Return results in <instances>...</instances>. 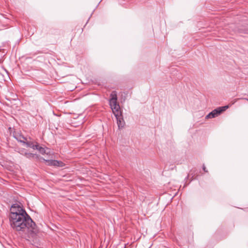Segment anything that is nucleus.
I'll list each match as a JSON object with an SVG mask.
<instances>
[{"label":"nucleus","mask_w":248,"mask_h":248,"mask_svg":"<svg viewBox=\"0 0 248 248\" xmlns=\"http://www.w3.org/2000/svg\"><path fill=\"white\" fill-rule=\"evenodd\" d=\"M9 220L12 228L17 232L37 231L36 225L30 216L18 204H14L10 209Z\"/></svg>","instance_id":"nucleus-1"},{"label":"nucleus","mask_w":248,"mask_h":248,"mask_svg":"<svg viewBox=\"0 0 248 248\" xmlns=\"http://www.w3.org/2000/svg\"><path fill=\"white\" fill-rule=\"evenodd\" d=\"M110 97L109 105L115 117H117L119 115L122 114V113L120 109V105L117 102V92L115 91H112L110 94Z\"/></svg>","instance_id":"nucleus-2"},{"label":"nucleus","mask_w":248,"mask_h":248,"mask_svg":"<svg viewBox=\"0 0 248 248\" xmlns=\"http://www.w3.org/2000/svg\"><path fill=\"white\" fill-rule=\"evenodd\" d=\"M229 108V106H225L220 107L215 109L212 111L210 112L205 117L206 119L213 118L217 117L223 111H225Z\"/></svg>","instance_id":"nucleus-3"},{"label":"nucleus","mask_w":248,"mask_h":248,"mask_svg":"<svg viewBox=\"0 0 248 248\" xmlns=\"http://www.w3.org/2000/svg\"><path fill=\"white\" fill-rule=\"evenodd\" d=\"M116 118L117 120V123L118 126L119 127V128H123L125 124V122L123 119L122 114L119 115V116L117 117H116Z\"/></svg>","instance_id":"nucleus-4"},{"label":"nucleus","mask_w":248,"mask_h":248,"mask_svg":"<svg viewBox=\"0 0 248 248\" xmlns=\"http://www.w3.org/2000/svg\"><path fill=\"white\" fill-rule=\"evenodd\" d=\"M14 138L19 142L22 143L23 144L25 143V141L27 140L28 139L27 137H25L24 136L19 134L18 133L14 135Z\"/></svg>","instance_id":"nucleus-5"},{"label":"nucleus","mask_w":248,"mask_h":248,"mask_svg":"<svg viewBox=\"0 0 248 248\" xmlns=\"http://www.w3.org/2000/svg\"><path fill=\"white\" fill-rule=\"evenodd\" d=\"M50 165L54 166L62 167L64 164L62 161H59L55 160H51L49 161Z\"/></svg>","instance_id":"nucleus-6"},{"label":"nucleus","mask_w":248,"mask_h":248,"mask_svg":"<svg viewBox=\"0 0 248 248\" xmlns=\"http://www.w3.org/2000/svg\"><path fill=\"white\" fill-rule=\"evenodd\" d=\"M23 144H26L27 147L31 148L34 150H35V148L36 146V143L35 144L33 141H29L28 139H27V140L25 141V143Z\"/></svg>","instance_id":"nucleus-7"},{"label":"nucleus","mask_w":248,"mask_h":248,"mask_svg":"<svg viewBox=\"0 0 248 248\" xmlns=\"http://www.w3.org/2000/svg\"><path fill=\"white\" fill-rule=\"evenodd\" d=\"M25 156L29 159H32L33 158L38 159L39 157V155H38L31 153L29 152H28Z\"/></svg>","instance_id":"nucleus-8"},{"label":"nucleus","mask_w":248,"mask_h":248,"mask_svg":"<svg viewBox=\"0 0 248 248\" xmlns=\"http://www.w3.org/2000/svg\"><path fill=\"white\" fill-rule=\"evenodd\" d=\"M35 150H37L42 154H44L46 153V150L44 148L39 146L38 143L36 142V146L35 148Z\"/></svg>","instance_id":"nucleus-9"},{"label":"nucleus","mask_w":248,"mask_h":248,"mask_svg":"<svg viewBox=\"0 0 248 248\" xmlns=\"http://www.w3.org/2000/svg\"><path fill=\"white\" fill-rule=\"evenodd\" d=\"M28 151L27 150H26V149L25 148H20L19 149V151H18V153L22 155H24V156H26V155H27V154L28 153Z\"/></svg>","instance_id":"nucleus-10"},{"label":"nucleus","mask_w":248,"mask_h":248,"mask_svg":"<svg viewBox=\"0 0 248 248\" xmlns=\"http://www.w3.org/2000/svg\"><path fill=\"white\" fill-rule=\"evenodd\" d=\"M202 169H203V170H204V172H208V170H206V167H205L204 165H203V166H202Z\"/></svg>","instance_id":"nucleus-11"}]
</instances>
